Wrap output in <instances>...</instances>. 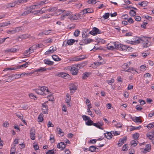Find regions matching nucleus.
I'll list each match as a JSON object with an SVG mask.
<instances>
[{"label": "nucleus", "mask_w": 154, "mask_h": 154, "mask_svg": "<svg viewBox=\"0 0 154 154\" xmlns=\"http://www.w3.org/2000/svg\"><path fill=\"white\" fill-rule=\"evenodd\" d=\"M93 40L91 39H86V38H85L80 41L79 44L80 45H85L90 43L93 42Z\"/></svg>", "instance_id": "5"}, {"label": "nucleus", "mask_w": 154, "mask_h": 154, "mask_svg": "<svg viewBox=\"0 0 154 154\" xmlns=\"http://www.w3.org/2000/svg\"><path fill=\"white\" fill-rule=\"evenodd\" d=\"M82 118L85 121L88 120L90 119V118L86 115H83L82 116Z\"/></svg>", "instance_id": "46"}, {"label": "nucleus", "mask_w": 154, "mask_h": 154, "mask_svg": "<svg viewBox=\"0 0 154 154\" xmlns=\"http://www.w3.org/2000/svg\"><path fill=\"white\" fill-rule=\"evenodd\" d=\"M28 73H22V74H15V76H14V79H19L21 77V75H24L25 74H27V75Z\"/></svg>", "instance_id": "24"}, {"label": "nucleus", "mask_w": 154, "mask_h": 154, "mask_svg": "<svg viewBox=\"0 0 154 154\" xmlns=\"http://www.w3.org/2000/svg\"><path fill=\"white\" fill-rule=\"evenodd\" d=\"M90 74V73L89 72H85L83 74L82 79H86V78L88 77Z\"/></svg>", "instance_id": "33"}, {"label": "nucleus", "mask_w": 154, "mask_h": 154, "mask_svg": "<svg viewBox=\"0 0 154 154\" xmlns=\"http://www.w3.org/2000/svg\"><path fill=\"white\" fill-rule=\"evenodd\" d=\"M130 15L132 16H134L136 15V12L133 10H131L129 12Z\"/></svg>", "instance_id": "37"}, {"label": "nucleus", "mask_w": 154, "mask_h": 154, "mask_svg": "<svg viewBox=\"0 0 154 154\" xmlns=\"http://www.w3.org/2000/svg\"><path fill=\"white\" fill-rule=\"evenodd\" d=\"M17 49L15 48H11L4 50L5 53L16 52Z\"/></svg>", "instance_id": "14"}, {"label": "nucleus", "mask_w": 154, "mask_h": 154, "mask_svg": "<svg viewBox=\"0 0 154 154\" xmlns=\"http://www.w3.org/2000/svg\"><path fill=\"white\" fill-rule=\"evenodd\" d=\"M150 38L147 37H143L139 39L134 41H131V44L133 45L141 43L143 44V48H147L151 44Z\"/></svg>", "instance_id": "1"}, {"label": "nucleus", "mask_w": 154, "mask_h": 154, "mask_svg": "<svg viewBox=\"0 0 154 154\" xmlns=\"http://www.w3.org/2000/svg\"><path fill=\"white\" fill-rule=\"evenodd\" d=\"M71 100V96L69 94L67 93L66 95L65 99L66 103H67V105L69 107H70L71 106L70 103Z\"/></svg>", "instance_id": "9"}, {"label": "nucleus", "mask_w": 154, "mask_h": 154, "mask_svg": "<svg viewBox=\"0 0 154 154\" xmlns=\"http://www.w3.org/2000/svg\"><path fill=\"white\" fill-rule=\"evenodd\" d=\"M127 138L126 137H124L122 138H120L118 143V145L119 147L122 146L124 143L126 141Z\"/></svg>", "instance_id": "10"}, {"label": "nucleus", "mask_w": 154, "mask_h": 154, "mask_svg": "<svg viewBox=\"0 0 154 154\" xmlns=\"http://www.w3.org/2000/svg\"><path fill=\"white\" fill-rule=\"evenodd\" d=\"M66 147V145L63 142H60L57 145V147L59 149H60L63 150Z\"/></svg>", "instance_id": "15"}, {"label": "nucleus", "mask_w": 154, "mask_h": 154, "mask_svg": "<svg viewBox=\"0 0 154 154\" xmlns=\"http://www.w3.org/2000/svg\"><path fill=\"white\" fill-rule=\"evenodd\" d=\"M31 12H32V11H30V10H28L27 11H24L22 14H19V16H24Z\"/></svg>", "instance_id": "19"}, {"label": "nucleus", "mask_w": 154, "mask_h": 154, "mask_svg": "<svg viewBox=\"0 0 154 154\" xmlns=\"http://www.w3.org/2000/svg\"><path fill=\"white\" fill-rule=\"evenodd\" d=\"M57 129L58 134L61 135V136H63V132L62 131V130L60 128H57Z\"/></svg>", "instance_id": "25"}, {"label": "nucleus", "mask_w": 154, "mask_h": 154, "mask_svg": "<svg viewBox=\"0 0 154 154\" xmlns=\"http://www.w3.org/2000/svg\"><path fill=\"white\" fill-rule=\"evenodd\" d=\"M10 23L9 22L8 23L5 22L0 23V27H4L7 26L8 25H10Z\"/></svg>", "instance_id": "28"}, {"label": "nucleus", "mask_w": 154, "mask_h": 154, "mask_svg": "<svg viewBox=\"0 0 154 154\" xmlns=\"http://www.w3.org/2000/svg\"><path fill=\"white\" fill-rule=\"evenodd\" d=\"M122 17V19L126 20L128 18V15L127 14L123 15Z\"/></svg>", "instance_id": "60"}, {"label": "nucleus", "mask_w": 154, "mask_h": 154, "mask_svg": "<svg viewBox=\"0 0 154 154\" xmlns=\"http://www.w3.org/2000/svg\"><path fill=\"white\" fill-rule=\"evenodd\" d=\"M96 149H98V148H97V147L95 146H90L89 147V150L91 151V152H98V151H95V150Z\"/></svg>", "instance_id": "20"}, {"label": "nucleus", "mask_w": 154, "mask_h": 154, "mask_svg": "<svg viewBox=\"0 0 154 154\" xmlns=\"http://www.w3.org/2000/svg\"><path fill=\"white\" fill-rule=\"evenodd\" d=\"M101 31L98 28L94 27L92 29V30L90 31L89 33L93 35H95L98 34H100Z\"/></svg>", "instance_id": "6"}, {"label": "nucleus", "mask_w": 154, "mask_h": 154, "mask_svg": "<svg viewBox=\"0 0 154 154\" xmlns=\"http://www.w3.org/2000/svg\"><path fill=\"white\" fill-rule=\"evenodd\" d=\"M29 9L28 10H30V11H31L32 10V9H36V7L35 5L30 6L29 7Z\"/></svg>", "instance_id": "61"}, {"label": "nucleus", "mask_w": 154, "mask_h": 154, "mask_svg": "<svg viewBox=\"0 0 154 154\" xmlns=\"http://www.w3.org/2000/svg\"><path fill=\"white\" fill-rule=\"evenodd\" d=\"M54 149L49 150L46 153V154H54Z\"/></svg>", "instance_id": "54"}, {"label": "nucleus", "mask_w": 154, "mask_h": 154, "mask_svg": "<svg viewBox=\"0 0 154 154\" xmlns=\"http://www.w3.org/2000/svg\"><path fill=\"white\" fill-rule=\"evenodd\" d=\"M29 65L27 63H25L23 64L22 65L18 66L17 67V68L20 69V68H22L23 67L25 68L27 67V66L26 65Z\"/></svg>", "instance_id": "35"}, {"label": "nucleus", "mask_w": 154, "mask_h": 154, "mask_svg": "<svg viewBox=\"0 0 154 154\" xmlns=\"http://www.w3.org/2000/svg\"><path fill=\"white\" fill-rule=\"evenodd\" d=\"M69 90L71 91V93H73L74 92L72 91H75L77 89V87L75 84L72 83L69 85Z\"/></svg>", "instance_id": "12"}, {"label": "nucleus", "mask_w": 154, "mask_h": 154, "mask_svg": "<svg viewBox=\"0 0 154 154\" xmlns=\"http://www.w3.org/2000/svg\"><path fill=\"white\" fill-rule=\"evenodd\" d=\"M104 63V62H96L94 63V64L97 66H99L101 64H103Z\"/></svg>", "instance_id": "57"}, {"label": "nucleus", "mask_w": 154, "mask_h": 154, "mask_svg": "<svg viewBox=\"0 0 154 154\" xmlns=\"http://www.w3.org/2000/svg\"><path fill=\"white\" fill-rule=\"evenodd\" d=\"M78 57L80 61L83 60L85 58V55H81L78 56Z\"/></svg>", "instance_id": "50"}, {"label": "nucleus", "mask_w": 154, "mask_h": 154, "mask_svg": "<svg viewBox=\"0 0 154 154\" xmlns=\"http://www.w3.org/2000/svg\"><path fill=\"white\" fill-rule=\"evenodd\" d=\"M128 144H125L123 145L122 147V151H127L128 150Z\"/></svg>", "instance_id": "42"}, {"label": "nucleus", "mask_w": 154, "mask_h": 154, "mask_svg": "<svg viewBox=\"0 0 154 154\" xmlns=\"http://www.w3.org/2000/svg\"><path fill=\"white\" fill-rule=\"evenodd\" d=\"M113 44L115 46V48H118L119 49H120L121 44L119 43H116V42H114Z\"/></svg>", "instance_id": "26"}, {"label": "nucleus", "mask_w": 154, "mask_h": 154, "mask_svg": "<svg viewBox=\"0 0 154 154\" xmlns=\"http://www.w3.org/2000/svg\"><path fill=\"white\" fill-rule=\"evenodd\" d=\"M139 135L138 133H136L133 135V138L135 140H137L139 137Z\"/></svg>", "instance_id": "40"}, {"label": "nucleus", "mask_w": 154, "mask_h": 154, "mask_svg": "<svg viewBox=\"0 0 154 154\" xmlns=\"http://www.w3.org/2000/svg\"><path fill=\"white\" fill-rule=\"evenodd\" d=\"M43 115L42 113H41L38 116V122H42L43 120Z\"/></svg>", "instance_id": "30"}, {"label": "nucleus", "mask_w": 154, "mask_h": 154, "mask_svg": "<svg viewBox=\"0 0 154 154\" xmlns=\"http://www.w3.org/2000/svg\"><path fill=\"white\" fill-rule=\"evenodd\" d=\"M48 102V101L45 102L42 105V112L43 113L45 114H48V106L46 104V103Z\"/></svg>", "instance_id": "4"}, {"label": "nucleus", "mask_w": 154, "mask_h": 154, "mask_svg": "<svg viewBox=\"0 0 154 154\" xmlns=\"http://www.w3.org/2000/svg\"><path fill=\"white\" fill-rule=\"evenodd\" d=\"M135 19L136 21H139L141 20V18L139 16H136L135 17Z\"/></svg>", "instance_id": "63"}, {"label": "nucleus", "mask_w": 154, "mask_h": 154, "mask_svg": "<svg viewBox=\"0 0 154 154\" xmlns=\"http://www.w3.org/2000/svg\"><path fill=\"white\" fill-rule=\"evenodd\" d=\"M115 126L117 128H119L122 127V125L120 123H118L117 124H115Z\"/></svg>", "instance_id": "56"}, {"label": "nucleus", "mask_w": 154, "mask_h": 154, "mask_svg": "<svg viewBox=\"0 0 154 154\" xmlns=\"http://www.w3.org/2000/svg\"><path fill=\"white\" fill-rule=\"evenodd\" d=\"M71 61H80L78 56H76L75 57H73L71 59Z\"/></svg>", "instance_id": "36"}, {"label": "nucleus", "mask_w": 154, "mask_h": 154, "mask_svg": "<svg viewBox=\"0 0 154 154\" xmlns=\"http://www.w3.org/2000/svg\"><path fill=\"white\" fill-rule=\"evenodd\" d=\"M47 69L45 67H40L39 68L35 70V72H42L46 71Z\"/></svg>", "instance_id": "18"}, {"label": "nucleus", "mask_w": 154, "mask_h": 154, "mask_svg": "<svg viewBox=\"0 0 154 154\" xmlns=\"http://www.w3.org/2000/svg\"><path fill=\"white\" fill-rule=\"evenodd\" d=\"M146 68V66L144 65H141L140 66V69L142 71H143L145 70Z\"/></svg>", "instance_id": "58"}, {"label": "nucleus", "mask_w": 154, "mask_h": 154, "mask_svg": "<svg viewBox=\"0 0 154 154\" xmlns=\"http://www.w3.org/2000/svg\"><path fill=\"white\" fill-rule=\"evenodd\" d=\"M122 69L124 70L125 72H131V68H129L128 65V63H124L122 66Z\"/></svg>", "instance_id": "13"}, {"label": "nucleus", "mask_w": 154, "mask_h": 154, "mask_svg": "<svg viewBox=\"0 0 154 154\" xmlns=\"http://www.w3.org/2000/svg\"><path fill=\"white\" fill-rule=\"evenodd\" d=\"M9 37H8L6 38H3L0 39V44L3 43L7 38H8Z\"/></svg>", "instance_id": "59"}, {"label": "nucleus", "mask_w": 154, "mask_h": 154, "mask_svg": "<svg viewBox=\"0 0 154 154\" xmlns=\"http://www.w3.org/2000/svg\"><path fill=\"white\" fill-rule=\"evenodd\" d=\"M15 5L14 2L10 3L8 5L7 8L13 7Z\"/></svg>", "instance_id": "47"}, {"label": "nucleus", "mask_w": 154, "mask_h": 154, "mask_svg": "<svg viewBox=\"0 0 154 154\" xmlns=\"http://www.w3.org/2000/svg\"><path fill=\"white\" fill-rule=\"evenodd\" d=\"M30 36V35L29 34H27L22 35V37L23 38L26 39L28 38Z\"/></svg>", "instance_id": "64"}, {"label": "nucleus", "mask_w": 154, "mask_h": 154, "mask_svg": "<svg viewBox=\"0 0 154 154\" xmlns=\"http://www.w3.org/2000/svg\"><path fill=\"white\" fill-rule=\"evenodd\" d=\"M35 130L34 128H32L30 131V137L32 140H34L35 138Z\"/></svg>", "instance_id": "7"}, {"label": "nucleus", "mask_w": 154, "mask_h": 154, "mask_svg": "<svg viewBox=\"0 0 154 154\" xmlns=\"http://www.w3.org/2000/svg\"><path fill=\"white\" fill-rule=\"evenodd\" d=\"M133 121L135 122H139L140 123L142 122V121L139 118V117H134L131 118Z\"/></svg>", "instance_id": "17"}, {"label": "nucleus", "mask_w": 154, "mask_h": 154, "mask_svg": "<svg viewBox=\"0 0 154 154\" xmlns=\"http://www.w3.org/2000/svg\"><path fill=\"white\" fill-rule=\"evenodd\" d=\"M83 67V66L81 64H79L75 66H68L66 69L69 70L72 75H77L78 70Z\"/></svg>", "instance_id": "2"}, {"label": "nucleus", "mask_w": 154, "mask_h": 154, "mask_svg": "<svg viewBox=\"0 0 154 154\" xmlns=\"http://www.w3.org/2000/svg\"><path fill=\"white\" fill-rule=\"evenodd\" d=\"M26 2V0H18L14 2L15 5Z\"/></svg>", "instance_id": "23"}, {"label": "nucleus", "mask_w": 154, "mask_h": 154, "mask_svg": "<svg viewBox=\"0 0 154 154\" xmlns=\"http://www.w3.org/2000/svg\"><path fill=\"white\" fill-rule=\"evenodd\" d=\"M105 137L108 139H110L113 136L112 132H107L104 134Z\"/></svg>", "instance_id": "16"}, {"label": "nucleus", "mask_w": 154, "mask_h": 154, "mask_svg": "<svg viewBox=\"0 0 154 154\" xmlns=\"http://www.w3.org/2000/svg\"><path fill=\"white\" fill-rule=\"evenodd\" d=\"M52 57L53 60L55 61H59L61 60V59L56 55H54Z\"/></svg>", "instance_id": "31"}, {"label": "nucleus", "mask_w": 154, "mask_h": 154, "mask_svg": "<svg viewBox=\"0 0 154 154\" xmlns=\"http://www.w3.org/2000/svg\"><path fill=\"white\" fill-rule=\"evenodd\" d=\"M48 1L46 0H45L44 1H42L40 2H39L40 4V6H42L44 5L47 3H48Z\"/></svg>", "instance_id": "52"}, {"label": "nucleus", "mask_w": 154, "mask_h": 154, "mask_svg": "<svg viewBox=\"0 0 154 154\" xmlns=\"http://www.w3.org/2000/svg\"><path fill=\"white\" fill-rule=\"evenodd\" d=\"M106 82L109 85H111V84L114 82V80L113 79H112L110 80H107Z\"/></svg>", "instance_id": "53"}, {"label": "nucleus", "mask_w": 154, "mask_h": 154, "mask_svg": "<svg viewBox=\"0 0 154 154\" xmlns=\"http://www.w3.org/2000/svg\"><path fill=\"white\" fill-rule=\"evenodd\" d=\"M80 31L79 30H75V31L74 32V35L75 37H77L80 34Z\"/></svg>", "instance_id": "45"}, {"label": "nucleus", "mask_w": 154, "mask_h": 154, "mask_svg": "<svg viewBox=\"0 0 154 154\" xmlns=\"http://www.w3.org/2000/svg\"><path fill=\"white\" fill-rule=\"evenodd\" d=\"M50 140L52 143H54L55 141L54 136H52L51 134L50 136Z\"/></svg>", "instance_id": "43"}, {"label": "nucleus", "mask_w": 154, "mask_h": 154, "mask_svg": "<svg viewBox=\"0 0 154 154\" xmlns=\"http://www.w3.org/2000/svg\"><path fill=\"white\" fill-rule=\"evenodd\" d=\"M57 76L59 77H61L65 79H66L67 78V77H68L69 75L68 74L64 72H60L58 73L57 75Z\"/></svg>", "instance_id": "11"}, {"label": "nucleus", "mask_w": 154, "mask_h": 154, "mask_svg": "<svg viewBox=\"0 0 154 154\" xmlns=\"http://www.w3.org/2000/svg\"><path fill=\"white\" fill-rule=\"evenodd\" d=\"M128 48V46L123 45L121 44L120 50H122L124 51H127V48Z\"/></svg>", "instance_id": "27"}, {"label": "nucleus", "mask_w": 154, "mask_h": 154, "mask_svg": "<svg viewBox=\"0 0 154 154\" xmlns=\"http://www.w3.org/2000/svg\"><path fill=\"white\" fill-rule=\"evenodd\" d=\"M75 42V40L74 39H70L68 40L67 41V43L69 45H72Z\"/></svg>", "instance_id": "29"}, {"label": "nucleus", "mask_w": 154, "mask_h": 154, "mask_svg": "<svg viewBox=\"0 0 154 154\" xmlns=\"http://www.w3.org/2000/svg\"><path fill=\"white\" fill-rule=\"evenodd\" d=\"M21 108L24 109H26L28 108V106L26 104H24L21 106Z\"/></svg>", "instance_id": "62"}, {"label": "nucleus", "mask_w": 154, "mask_h": 154, "mask_svg": "<svg viewBox=\"0 0 154 154\" xmlns=\"http://www.w3.org/2000/svg\"><path fill=\"white\" fill-rule=\"evenodd\" d=\"M145 149L147 151V152L150 151L151 150L150 145L149 144H146V145Z\"/></svg>", "instance_id": "41"}, {"label": "nucleus", "mask_w": 154, "mask_h": 154, "mask_svg": "<svg viewBox=\"0 0 154 154\" xmlns=\"http://www.w3.org/2000/svg\"><path fill=\"white\" fill-rule=\"evenodd\" d=\"M33 90L37 94L40 95H43L44 93L42 92L41 90V89H33Z\"/></svg>", "instance_id": "22"}, {"label": "nucleus", "mask_w": 154, "mask_h": 154, "mask_svg": "<svg viewBox=\"0 0 154 154\" xmlns=\"http://www.w3.org/2000/svg\"><path fill=\"white\" fill-rule=\"evenodd\" d=\"M44 63L45 64L49 65H52L54 63V62H53L49 60L46 59H45L44 60Z\"/></svg>", "instance_id": "21"}, {"label": "nucleus", "mask_w": 154, "mask_h": 154, "mask_svg": "<svg viewBox=\"0 0 154 154\" xmlns=\"http://www.w3.org/2000/svg\"><path fill=\"white\" fill-rule=\"evenodd\" d=\"M88 36L87 33L86 32H82V37L83 39L86 38Z\"/></svg>", "instance_id": "49"}, {"label": "nucleus", "mask_w": 154, "mask_h": 154, "mask_svg": "<svg viewBox=\"0 0 154 154\" xmlns=\"http://www.w3.org/2000/svg\"><path fill=\"white\" fill-rule=\"evenodd\" d=\"M92 125L95 126L97 128H99L100 129H102V130H103V128H101L100 126V125H99L98 124V123H94L93 122Z\"/></svg>", "instance_id": "39"}, {"label": "nucleus", "mask_w": 154, "mask_h": 154, "mask_svg": "<svg viewBox=\"0 0 154 154\" xmlns=\"http://www.w3.org/2000/svg\"><path fill=\"white\" fill-rule=\"evenodd\" d=\"M138 143V141L133 140L131 142V144L132 146H133V147H134L137 146Z\"/></svg>", "instance_id": "32"}, {"label": "nucleus", "mask_w": 154, "mask_h": 154, "mask_svg": "<svg viewBox=\"0 0 154 154\" xmlns=\"http://www.w3.org/2000/svg\"><path fill=\"white\" fill-rule=\"evenodd\" d=\"M109 13H106L103 16V17L105 19L108 18L109 17Z\"/></svg>", "instance_id": "48"}, {"label": "nucleus", "mask_w": 154, "mask_h": 154, "mask_svg": "<svg viewBox=\"0 0 154 154\" xmlns=\"http://www.w3.org/2000/svg\"><path fill=\"white\" fill-rule=\"evenodd\" d=\"M61 11L63 12V13L61 15L60 18L61 20H63L67 16L69 17L70 11H65L60 10Z\"/></svg>", "instance_id": "8"}, {"label": "nucleus", "mask_w": 154, "mask_h": 154, "mask_svg": "<svg viewBox=\"0 0 154 154\" xmlns=\"http://www.w3.org/2000/svg\"><path fill=\"white\" fill-rule=\"evenodd\" d=\"M147 4V2H146L143 1L141 3H139L138 5H140L141 6L145 7L146 6Z\"/></svg>", "instance_id": "34"}, {"label": "nucleus", "mask_w": 154, "mask_h": 154, "mask_svg": "<svg viewBox=\"0 0 154 154\" xmlns=\"http://www.w3.org/2000/svg\"><path fill=\"white\" fill-rule=\"evenodd\" d=\"M93 122L91 119H89V120L86 122V124L88 126L92 125Z\"/></svg>", "instance_id": "38"}, {"label": "nucleus", "mask_w": 154, "mask_h": 154, "mask_svg": "<svg viewBox=\"0 0 154 154\" xmlns=\"http://www.w3.org/2000/svg\"><path fill=\"white\" fill-rule=\"evenodd\" d=\"M146 127L148 128H152L154 127V126L153 125V124L151 123L147 125Z\"/></svg>", "instance_id": "51"}, {"label": "nucleus", "mask_w": 154, "mask_h": 154, "mask_svg": "<svg viewBox=\"0 0 154 154\" xmlns=\"http://www.w3.org/2000/svg\"><path fill=\"white\" fill-rule=\"evenodd\" d=\"M141 128V126H139L137 127H135L134 126H132V128L130 129L131 131L135 130H138L139 129Z\"/></svg>", "instance_id": "44"}, {"label": "nucleus", "mask_w": 154, "mask_h": 154, "mask_svg": "<svg viewBox=\"0 0 154 154\" xmlns=\"http://www.w3.org/2000/svg\"><path fill=\"white\" fill-rule=\"evenodd\" d=\"M47 125L48 128L50 127H53L54 126V125L50 121L48 122Z\"/></svg>", "instance_id": "55"}, {"label": "nucleus", "mask_w": 154, "mask_h": 154, "mask_svg": "<svg viewBox=\"0 0 154 154\" xmlns=\"http://www.w3.org/2000/svg\"><path fill=\"white\" fill-rule=\"evenodd\" d=\"M80 17V14H74L73 13L70 11L69 17L68 18L71 21H73L79 19Z\"/></svg>", "instance_id": "3"}]
</instances>
